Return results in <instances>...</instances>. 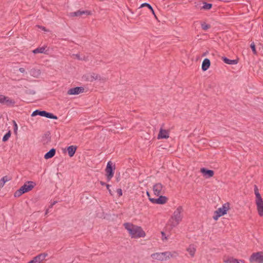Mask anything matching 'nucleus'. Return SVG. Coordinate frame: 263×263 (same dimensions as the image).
<instances>
[{"label": "nucleus", "mask_w": 263, "mask_h": 263, "mask_svg": "<svg viewBox=\"0 0 263 263\" xmlns=\"http://www.w3.org/2000/svg\"><path fill=\"white\" fill-rule=\"evenodd\" d=\"M48 213V210H47L46 212H45V215H47Z\"/></svg>", "instance_id": "de8ad7c7"}, {"label": "nucleus", "mask_w": 263, "mask_h": 263, "mask_svg": "<svg viewBox=\"0 0 263 263\" xmlns=\"http://www.w3.org/2000/svg\"><path fill=\"white\" fill-rule=\"evenodd\" d=\"M254 193H255V195L256 196V200L255 201H259V200H262V199L261 197V195L259 193L258 187L256 185H254Z\"/></svg>", "instance_id": "a878e982"}, {"label": "nucleus", "mask_w": 263, "mask_h": 263, "mask_svg": "<svg viewBox=\"0 0 263 263\" xmlns=\"http://www.w3.org/2000/svg\"><path fill=\"white\" fill-rule=\"evenodd\" d=\"M47 48L46 46H44L43 47H39L33 50V53L34 54L36 53H45L47 54V50H46V48Z\"/></svg>", "instance_id": "a211bd4d"}, {"label": "nucleus", "mask_w": 263, "mask_h": 263, "mask_svg": "<svg viewBox=\"0 0 263 263\" xmlns=\"http://www.w3.org/2000/svg\"><path fill=\"white\" fill-rule=\"evenodd\" d=\"M11 133L10 130H9L3 137V141L6 142L7 141L9 138L10 137Z\"/></svg>", "instance_id": "2f4dec72"}, {"label": "nucleus", "mask_w": 263, "mask_h": 263, "mask_svg": "<svg viewBox=\"0 0 263 263\" xmlns=\"http://www.w3.org/2000/svg\"><path fill=\"white\" fill-rule=\"evenodd\" d=\"M224 261L227 263H244L242 260H238L231 257L225 259Z\"/></svg>", "instance_id": "b1692460"}, {"label": "nucleus", "mask_w": 263, "mask_h": 263, "mask_svg": "<svg viewBox=\"0 0 263 263\" xmlns=\"http://www.w3.org/2000/svg\"><path fill=\"white\" fill-rule=\"evenodd\" d=\"M129 236L133 238H139L145 236L144 231H128Z\"/></svg>", "instance_id": "f8f14e48"}, {"label": "nucleus", "mask_w": 263, "mask_h": 263, "mask_svg": "<svg viewBox=\"0 0 263 263\" xmlns=\"http://www.w3.org/2000/svg\"><path fill=\"white\" fill-rule=\"evenodd\" d=\"M91 77L92 79L90 81H92L93 80L98 79L100 77L98 74L93 73V74L91 75Z\"/></svg>", "instance_id": "72a5a7b5"}, {"label": "nucleus", "mask_w": 263, "mask_h": 263, "mask_svg": "<svg viewBox=\"0 0 263 263\" xmlns=\"http://www.w3.org/2000/svg\"><path fill=\"white\" fill-rule=\"evenodd\" d=\"M56 151L54 148H51L49 152L45 154L44 155V158L48 159L52 158L55 154Z\"/></svg>", "instance_id": "5701e85b"}, {"label": "nucleus", "mask_w": 263, "mask_h": 263, "mask_svg": "<svg viewBox=\"0 0 263 263\" xmlns=\"http://www.w3.org/2000/svg\"><path fill=\"white\" fill-rule=\"evenodd\" d=\"M183 208L182 206H178L174 212L173 215L169 220L167 226H170L171 228L177 226L182 219Z\"/></svg>", "instance_id": "f257e3e1"}, {"label": "nucleus", "mask_w": 263, "mask_h": 263, "mask_svg": "<svg viewBox=\"0 0 263 263\" xmlns=\"http://www.w3.org/2000/svg\"><path fill=\"white\" fill-rule=\"evenodd\" d=\"M251 263H263V251L253 253L249 258Z\"/></svg>", "instance_id": "39448f33"}, {"label": "nucleus", "mask_w": 263, "mask_h": 263, "mask_svg": "<svg viewBox=\"0 0 263 263\" xmlns=\"http://www.w3.org/2000/svg\"><path fill=\"white\" fill-rule=\"evenodd\" d=\"M212 7V4L210 3H203V5L202 7V9L204 10H210Z\"/></svg>", "instance_id": "7c9ffc66"}, {"label": "nucleus", "mask_w": 263, "mask_h": 263, "mask_svg": "<svg viewBox=\"0 0 263 263\" xmlns=\"http://www.w3.org/2000/svg\"><path fill=\"white\" fill-rule=\"evenodd\" d=\"M169 137V134L166 130L160 128L157 138L158 139H167Z\"/></svg>", "instance_id": "2eb2a0df"}, {"label": "nucleus", "mask_w": 263, "mask_h": 263, "mask_svg": "<svg viewBox=\"0 0 263 263\" xmlns=\"http://www.w3.org/2000/svg\"><path fill=\"white\" fill-rule=\"evenodd\" d=\"M84 91L82 87H76L69 89L67 91V94L70 95H78Z\"/></svg>", "instance_id": "9b49d317"}, {"label": "nucleus", "mask_w": 263, "mask_h": 263, "mask_svg": "<svg viewBox=\"0 0 263 263\" xmlns=\"http://www.w3.org/2000/svg\"><path fill=\"white\" fill-rule=\"evenodd\" d=\"M151 258L153 260H157L160 261L166 260L172 257V254L170 252L167 251L161 253H155L151 254Z\"/></svg>", "instance_id": "7ed1b4c3"}, {"label": "nucleus", "mask_w": 263, "mask_h": 263, "mask_svg": "<svg viewBox=\"0 0 263 263\" xmlns=\"http://www.w3.org/2000/svg\"><path fill=\"white\" fill-rule=\"evenodd\" d=\"M222 61L226 64L229 65H236L238 63V60H230L226 57H222Z\"/></svg>", "instance_id": "4be33fe9"}, {"label": "nucleus", "mask_w": 263, "mask_h": 263, "mask_svg": "<svg viewBox=\"0 0 263 263\" xmlns=\"http://www.w3.org/2000/svg\"><path fill=\"white\" fill-rule=\"evenodd\" d=\"M186 251L189 253L190 256L193 257L195 255L196 251V247L194 245H190L186 249Z\"/></svg>", "instance_id": "6ab92c4d"}, {"label": "nucleus", "mask_w": 263, "mask_h": 263, "mask_svg": "<svg viewBox=\"0 0 263 263\" xmlns=\"http://www.w3.org/2000/svg\"><path fill=\"white\" fill-rule=\"evenodd\" d=\"M100 184H101L102 185H103V186H104V185L106 186V184H107L105 182H103V181H100Z\"/></svg>", "instance_id": "c03bdc74"}, {"label": "nucleus", "mask_w": 263, "mask_h": 263, "mask_svg": "<svg viewBox=\"0 0 263 263\" xmlns=\"http://www.w3.org/2000/svg\"><path fill=\"white\" fill-rule=\"evenodd\" d=\"M258 214L260 216H263V200L255 201Z\"/></svg>", "instance_id": "dca6fc26"}, {"label": "nucleus", "mask_w": 263, "mask_h": 263, "mask_svg": "<svg viewBox=\"0 0 263 263\" xmlns=\"http://www.w3.org/2000/svg\"><path fill=\"white\" fill-rule=\"evenodd\" d=\"M115 169V164L110 161H108L105 168L106 177L107 181H109L113 177Z\"/></svg>", "instance_id": "20e7f679"}, {"label": "nucleus", "mask_w": 263, "mask_h": 263, "mask_svg": "<svg viewBox=\"0 0 263 263\" xmlns=\"http://www.w3.org/2000/svg\"><path fill=\"white\" fill-rule=\"evenodd\" d=\"M251 48L252 49L254 54H256L257 52H256V49H255V45H254V43H252L251 44Z\"/></svg>", "instance_id": "473e14b6"}, {"label": "nucleus", "mask_w": 263, "mask_h": 263, "mask_svg": "<svg viewBox=\"0 0 263 263\" xmlns=\"http://www.w3.org/2000/svg\"><path fill=\"white\" fill-rule=\"evenodd\" d=\"M41 28H42L43 30H45V27H41Z\"/></svg>", "instance_id": "09e8293b"}, {"label": "nucleus", "mask_w": 263, "mask_h": 263, "mask_svg": "<svg viewBox=\"0 0 263 263\" xmlns=\"http://www.w3.org/2000/svg\"><path fill=\"white\" fill-rule=\"evenodd\" d=\"M35 184V183L33 181H28L27 183L24 184L19 190L15 192L14 194V197H19L23 194L31 191Z\"/></svg>", "instance_id": "f03ea898"}, {"label": "nucleus", "mask_w": 263, "mask_h": 263, "mask_svg": "<svg viewBox=\"0 0 263 263\" xmlns=\"http://www.w3.org/2000/svg\"><path fill=\"white\" fill-rule=\"evenodd\" d=\"M144 6H148V8L151 11V12L154 15V16L155 17H156V15H155V12H154V9H153L152 7L151 6V5L150 4H149L148 3H143V4H141L140 7H143Z\"/></svg>", "instance_id": "c85d7f7f"}, {"label": "nucleus", "mask_w": 263, "mask_h": 263, "mask_svg": "<svg viewBox=\"0 0 263 263\" xmlns=\"http://www.w3.org/2000/svg\"><path fill=\"white\" fill-rule=\"evenodd\" d=\"M57 203V201H53L52 203H51L49 206V208H52L53 207V206Z\"/></svg>", "instance_id": "79ce46f5"}, {"label": "nucleus", "mask_w": 263, "mask_h": 263, "mask_svg": "<svg viewBox=\"0 0 263 263\" xmlns=\"http://www.w3.org/2000/svg\"><path fill=\"white\" fill-rule=\"evenodd\" d=\"M161 235L162 240H166L170 236V231H161Z\"/></svg>", "instance_id": "bb28decb"}, {"label": "nucleus", "mask_w": 263, "mask_h": 263, "mask_svg": "<svg viewBox=\"0 0 263 263\" xmlns=\"http://www.w3.org/2000/svg\"><path fill=\"white\" fill-rule=\"evenodd\" d=\"M204 176L206 178H210L214 175V171L211 170H208L204 167L201 168L200 170Z\"/></svg>", "instance_id": "ddd939ff"}, {"label": "nucleus", "mask_w": 263, "mask_h": 263, "mask_svg": "<svg viewBox=\"0 0 263 263\" xmlns=\"http://www.w3.org/2000/svg\"><path fill=\"white\" fill-rule=\"evenodd\" d=\"M2 179H4V180H5V182L9 181L11 179V178L7 176H5L3 177Z\"/></svg>", "instance_id": "e433bc0d"}, {"label": "nucleus", "mask_w": 263, "mask_h": 263, "mask_svg": "<svg viewBox=\"0 0 263 263\" xmlns=\"http://www.w3.org/2000/svg\"><path fill=\"white\" fill-rule=\"evenodd\" d=\"M201 26L202 29L204 31H206L211 28V25L206 24L205 22L201 23Z\"/></svg>", "instance_id": "c756f323"}, {"label": "nucleus", "mask_w": 263, "mask_h": 263, "mask_svg": "<svg viewBox=\"0 0 263 263\" xmlns=\"http://www.w3.org/2000/svg\"><path fill=\"white\" fill-rule=\"evenodd\" d=\"M158 198H156V204H163L167 202V198L166 197L160 195Z\"/></svg>", "instance_id": "412c9836"}, {"label": "nucleus", "mask_w": 263, "mask_h": 263, "mask_svg": "<svg viewBox=\"0 0 263 263\" xmlns=\"http://www.w3.org/2000/svg\"><path fill=\"white\" fill-rule=\"evenodd\" d=\"M47 256L46 253H42L33 257V258L29 261L28 263H41Z\"/></svg>", "instance_id": "9d476101"}, {"label": "nucleus", "mask_w": 263, "mask_h": 263, "mask_svg": "<svg viewBox=\"0 0 263 263\" xmlns=\"http://www.w3.org/2000/svg\"><path fill=\"white\" fill-rule=\"evenodd\" d=\"M67 149L69 156L70 157H72L76 153V151L77 150V146L74 145H71L68 146Z\"/></svg>", "instance_id": "aec40b11"}, {"label": "nucleus", "mask_w": 263, "mask_h": 263, "mask_svg": "<svg viewBox=\"0 0 263 263\" xmlns=\"http://www.w3.org/2000/svg\"><path fill=\"white\" fill-rule=\"evenodd\" d=\"M149 200L150 201H151L153 203H155L156 204V198H151V197H149Z\"/></svg>", "instance_id": "a19ab883"}, {"label": "nucleus", "mask_w": 263, "mask_h": 263, "mask_svg": "<svg viewBox=\"0 0 263 263\" xmlns=\"http://www.w3.org/2000/svg\"><path fill=\"white\" fill-rule=\"evenodd\" d=\"M19 71L22 73H24L25 72V69L24 68H20Z\"/></svg>", "instance_id": "37998d69"}, {"label": "nucleus", "mask_w": 263, "mask_h": 263, "mask_svg": "<svg viewBox=\"0 0 263 263\" xmlns=\"http://www.w3.org/2000/svg\"><path fill=\"white\" fill-rule=\"evenodd\" d=\"M164 191L165 187L160 183H157L153 186L154 193L157 196L163 194Z\"/></svg>", "instance_id": "0eeeda50"}, {"label": "nucleus", "mask_w": 263, "mask_h": 263, "mask_svg": "<svg viewBox=\"0 0 263 263\" xmlns=\"http://www.w3.org/2000/svg\"><path fill=\"white\" fill-rule=\"evenodd\" d=\"M146 194L148 197H150V195L148 192H147Z\"/></svg>", "instance_id": "49530a36"}, {"label": "nucleus", "mask_w": 263, "mask_h": 263, "mask_svg": "<svg viewBox=\"0 0 263 263\" xmlns=\"http://www.w3.org/2000/svg\"><path fill=\"white\" fill-rule=\"evenodd\" d=\"M45 110H40L38 109H36L34 110L31 114V116H36L37 115H39L42 117H44L45 115Z\"/></svg>", "instance_id": "393cba45"}, {"label": "nucleus", "mask_w": 263, "mask_h": 263, "mask_svg": "<svg viewBox=\"0 0 263 263\" xmlns=\"http://www.w3.org/2000/svg\"><path fill=\"white\" fill-rule=\"evenodd\" d=\"M124 226L126 230H142L141 227L136 226L129 222L124 223Z\"/></svg>", "instance_id": "4468645a"}, {"label": "nucleus", "mask_w": 263, "mask_h": 263, "mask_svg": "<svg viewBox=\"0 0 263 263\" xmlns=\"http://www.w3.org/2000/svg\"><path fill=\"white\" fill-rule=\"evenodd\" d=\"M13 123H14V126H13L14 131V132H16V130H17V125L16 123L14 121H13Z\"/></svg>", "instance_id": "58836bf2"}, {"label": "nucleus", "mask_w": 263, "mask_h": 263, "mask_svg": "<svg viewBox=\"0 0 263 263\" xmlns=\"http://www.w3.org/2000/svg\"><path fill=\"white\" fill-rule=\"evenodd\" d=\"M91 14V12L88 10H79L76 12H71L68 13L69 17H79L83 15H89Z\"/></svg>", "instance_id": "1a4fd4ad"}, {"label": "nucleus", "mask_w": 263, "mask_h": 263, "mask_svg": "<svg viewBox=\"0 0 263 263\" xmlns=\"http://www.w3.org/2000/svg\"><path fill=\"white\" fill-rule=\"evenodd\" d=\"M45 117L52 119H57L58 117L53 114L45 111Z\"/></svg>", "instance_id": "cd10ccee"}, {"label": "nucleus", "mask_w": 263, "mask_h": 263, "mask_svg": "<svg viewBox=\"0 0 263 263\" xmlns=\"http://www.w3.org/2000/svg\"><path fill=\"white\" fill-rule=\"evenodd\" d=\"M106 188H107V189L108 190V192H109V194H110L111 195H112V192H111V190L110 189V185H109V184H106Z\"/></svg>", "instance_id": "ea45409f"}, {"label": "nucleus", "mask_w": 263, "mask_h": 263, "mask_svg": "<svg viewBox=\"0 0 263 263\" xmlns=\"http://www.w3.org/2000/svg\"><path fill=\"white\" fill-rule=\"evenodd\" d=\"M75 56L77 57V59H78L79 60H81V58H80V55L78 54H75Z\"/></svg>", "instance_id": "a18cd8bd"}, {"label": "nucleus", "mask_w": 263, "mask_h": 263, "mask_svg": "<svg viewBox=\"0 0 263 263\" xmlns=\"http://www.w3.org/2000/svg\"><path fill=\"white\" fill-rule=\"evenodd\" d=\"M210 65H211L210 60L208 58L204 59L202 63V66H201L202 70L203 71L207 70L209 68Z\"/></svg>", "instance_id": "f3484780"}, {"label": "nucleus", "mask_w": 263, "mask_h": 263, "mask_svg": "<svg viewBox=\"0 0 263 263\" xmlns=\"http://www.w3.org/2000/svg\"><path fill=\"white\" fill-rule=\"evenodd\" d=\"M0 103L7 107H12L14 106L15 101L14 99H11L8 97L1 95Z\"/></svg>", "instance_id": "423d86ee"}, {"label": "nucleus", "mask_w": 263, "mask_h": 263, "mask_svg": "<svg viewBox=\"0 0 263 263\" xmlns=\"http://www.w3.org/2000/svg\"><path fill=\"white\" fill-rule=\"evenodd\" d=\"M117 193L119 197H120L122 195V191L121 189H118L117 190Z\"/></svg>", "instance_id": "c9c22d12"}, {"label": "nucleus", "mask_w": 263, "mask_h": 263, "mask_svg": "<svg viewBox=\"0 0 263 263\" xmlns=\"http://www.w3.org/2000/svg\"><path fill=\"white\" fill-rule=\"evenodd\" d=\"M50 133L48 132L45 134V137L47 139V141L50 140Z\"/></svg>", "instance_id": "f704fd0d"}, {"label": "nucleus", "mask_w": 263, "mask_h": 263, "mask_svg": "<svg viewBox=\"0 0 263 263\" xmlns=\"http://www.w3.org/2000/svg\"><path fill=\"white\" fill-rule=\"evenodd\" d=\"M5 183L6 182H5V180H4L3 179H1L0 180V187H3Z\"/></svg>", "instance_id": "4c0bfd02"}, {"label": "nucleus", "mask_w": 263, "mask_h": 263, "mask_svg": "<svg viewBox=\"0 0 263 263\" xmlns=\"http://www.w3.org/2000/svg\"><path fill=\"white\" fill-rule=\"evenodd\" d=\"M228 210V208L227 207L226 205H223L222 207L218 209V210L214 212L213 218L215 220H217L219 217L226 214Z\"/></svg>", "instance_id": "6e6552de"}]
</instances>
